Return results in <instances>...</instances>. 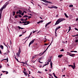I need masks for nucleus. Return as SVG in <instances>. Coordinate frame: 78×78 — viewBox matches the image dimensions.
<instances>
[{"instance_id":"7ed1b4c3","label":"nucleus","mask_w":78,"mask_h":78,"mask_svg":"<svg viewBox=\"0 0 78 78\" xmlns=\"http://www.w3.org/2000/svg\"><path fill=\"white\" fill-rule=\"evenodd\" d=\"M73 64L74 66L70 65H69V67L70 66L71 67H72L73 69H75V63L74 62L73 63Z\"/></svg>"},{"instance_id":"a878e982","label":"nucleus","mask_w":78,"mask_h":78,"mask_svg":"<svg viewBox=\"0 0 78 78\" xmlns=\"http://www.w3.org/2000/svg\"><path fill=\"white\" fill-rule=\"evenodd\" d=\"M42 53H40L39 54L37 55H38V56H39H39H41V55H42Z\"/></svg>"},{"instance_id":"a19ab883","label":"nucleus","mask_w":78,"mask_h":78,"mask_svg":"<svg viewBox=\"0 0 78 78\" xmlns=\"http://www.w3.org/2000/svg\"><path fill=\"white\" fill-rule=\"evenodd\" d=\"M52 3L51 2L48 1L47 3Z\"/></svg>"},{"instance_id":"09e8293b","label":"nucleus","mask_w":78,"mask_h":78,"mask_svg":"<svg viewBox=\"0 0 78 78\" xmlns=\"http://www.w3.org/2000/svg\"><path fill=\"white\" fill-rule=\"evenodd\" d=\"M43 4L44 5H46V6H47V5H48V4H45L44 3H43Z\"/></svg>"},{"instance_id":"a211bd4d","label":"nucleus","mask_w":78,"mask_h":78,"mask_svg":"<svg viewBox=\"0 0 78 78\" xmlns=\"http://www.w3.org/2000/svg\"><path fill=\"white\" fill-rule=\"evenodd\" d=\"M48 61L47 62V64H49V62H50V61H51V60H48Z\"/></svg>"},{"instance_id":"f8f14e48","label":"nucleus","mask_w":78,"mask_h":78,"mask_svg":"<svg viewBox=\"0 0 78 78\" xmlns=\"http://www.w3.org/2000/svg\"><path fill=\"white\" fill-rule=\"evenodd\" d=\"M18 28H19V30H20V29H22V30H23V29H24V28H21L20 26L18 27Z\"/></svg>"},{"instance_id":"cd10ccee","label":"nucleus","mask_w":78,"mask_h":78,"mask_svg":"<svg viewBox=\"0 0 78 78\" xmlns=\"http://www.w3.org/2000/svg\"><path fill=\"white\" fill-rule=\"evenodd\" d=\"M13 16H14L15 15L16 12H13Z\"/></svg>"},{"instance_id":"dca6fc26","label":"nucleus","mask_w":78,"mask_h":78,"mask_svg":"<svg viewBox=\"0 0 78 78\" xmlns=\"http://www.w3.org/2000/svg\"><path fill=\"white\" fill-rule=\"evenodd\" d=\"M23 73H24V75H25L26 76H27V73H26L25 72H24V71H23Z\"/></svg>"},{"instance_id":"72a5a7b5","label":"nucleus","mask_w":78,"mask_h":78,"mask_svg":"<svg viewBox=\"0 0 78 78\" xmlns=\"http://www.w3.org/2000/svg\"><path fill=\"white\" fill-rule=\"evenodd\" d=\"M61 51H64V49H62V50H60Z\"/></svg>"},{"instance_id":"e433bc0d","label":"nucleus","mask_w":78,"mask_h":78,"mask_svg":"<svg viewBox=\"0 0 78 78\" xmlns=\"http://www.w3.org/2000/svg\"><path fill=\"white\" fill-rule=\"evenodd\" d=\"M37 73H41L42 72H41V71H38V72H37Z\"/></svg>"},{"instance_id":"5fc2aeb1","label":"nucleus","mask_w":78,"mask_h":78,"mask_svg":"<svg viewBox=\"0 0 78 78\" xmlns=\"http://www.w3.org/2000/svg\"><path fill=\"white\" fill-rule=\"evenodd\" d=\"M22 36V34H21L19 35V37H21Z\"/></svg>"},{"instance_id":"79ce46f5","label":"nucleus","mask_w":78,"mask_h":78,"mask_svg":"<svg viewBox=\"0 0 78 78\" xmlns=\"http://www.w3.org/2000/svg\"><path fill=\"white\" fill-rule=\"evenodd\" d=\"M7 53H9V50H7Z\"/></svg>"},{"instance_id":"bf43d9fd","label":"nucleus","mask_w":78,"mask_h":78,"mask_svg":"<svg viewBox=\"0 0 78 78\" xmlns=\"http://www.w3.org/2000/svg\"><path fill=\"white\" fill-rule=\"evenodd\" d=\"M19 12L18 11L16 12V14H19Z\"/></svg>"},{"instance_id":"a18cd8bd","label":"nucleus","mask_w":78,"mask_h":78,"mask_svg":"<svg viewBox=\"0 0 78 78\" xmlns=\"http://www.w3.org/2000/svg\"><path fill=\"white\" fill-rule=\"evenodd\" d=\"M27 23V21H24V24H25V23Z\"/></svg>"},{"instance_id":"bb28decb","label":"nucleus","mask_w":78,"mask_h":78,"mask_svg":"<svg viewBox=\"0 0 78 78\" xmlns=\"http://www.w3.org/2000/svg\"><path fill=\"white\" fill-rule=\"evenodd\" d=\"M18 16L19 17H22V16H21V15H20L19 14L18 15Z\"/></svg>"},{"instance_id":"393cba45","label":"nucleus","mask_w":78,"mask_h":78,"mask_svg":"<svg viewBox=\"0 0 78 78\" xmlns=\"http://www.w3.org/2000/svg\"><path fill=\"white\" fill-rule=\"evenodd\" d=\"M73 6L72 5H69V7H73Z\"/></svg>"},{"instance_id":"f704fd0d","label":"nucleus","mask_w":78,"mask_h":78,"mask_svg":"<svg viewBox=\"0 0 78 78\" xmlns=\"http://www.w3.org/2000/svg\"><path fill=\"white\" fill-rule=\"evenodd\" d=\"M18 15H16L15 16V18H17V17H18Z\"/></svg>"},{"instance_id":"c756f323","label":"nucleus","mask_w":78,"mask_h":78,"mask_svg":"<svg viewBox=\"0 0 78 78\" xmlns=\"http://www.w3.org/2000/svg\"><path fill=\"white\" fill-rule=\"evenodd\" d=\"M20 20L21 21H25V20H24L23 19H21Z\"/></svg>"},{"instance_id":"aec40b11","label":"nucleus","mask_w":78,"mask_h":78,"mask_svg":"<svg viewBox=\"0 0 78 78\" xmlns=\"http://www.w3.org/2000/svg\"><path fill=\"white\" fill-rule=\"evenodd\" d=\"M19 14H22V11H21L20 10H19Z\"/></svg>"},{"instance_id":"864d4df0","label":"nucleus","mask_w":78,"mask_h":78,"mask_svg":"<svg viewBox=\"0 0 78 78\" xmlns=\"http://www.w3.org/2000/svg\"><path fill=\"white\" fill-rule=\"evenodd\" d=\"M3 44H4V45H5V46H6V47H8V46H7V45H5V43H3Z\"/></svg>"},{"instance_id":"2f4dec72","label":"nucleus","mask_w":78,"mask_h":78,"mask_svg":"<svg viewBox=\"0 0 78 78\" xmlns=\"http://www.w3.org/2000/svg\"><path fill=\"white\" fill-rule=\"evenodd\" d=\"M23 14H24V12H23L22 13H21V15H22V16H23Z\"/></svg>"},{"instance_id":"2eb2a0df","label":"nucleus","mask_w":78,"mask_h":78,"mask_svg":"<svg viewBox=\"0 0 78 78\" xmlns=\"http://www.w3.org/2000/svg\"><path fill=\"white\" fill-rule=\"evenodd\" d=\"M3 60H5L6 61H7L5 62H8V58H7V59H4Z\"/></svg>"},{"instance_id":"5701e85b","label":"nucleus","mask_w":78,"mask_h":78,"mask_svg":"<svg viewBox=\"0 0 78 78\" xmlns=\"http://www.w3.org/2000/svg\"><path fill=\"white\" fill-rule=\"evenodd\" d=\"M33 33V32H31L30 33V35L29 36V37H28V38H29V37H30V36H31V34H32V33Z\"/></svg>"},{"instance_id":"c85d7f7f","label":"nucleus","mask_w":78,"mask_h":78,"mask_svg":"<svg viewBox=\"0 0 78 78\" xmlns=\"http://www.w3.org/2000/svg\"><path fill=\"white\" fill-rule=\"evenodd\" d=\"M16 61H17L18 62H19L21 63V62H19V59H17V58H16Z\"/></svg>"},{"instance_id":"49530a36","label":"nucleus","mask_w":78,"mask_h":78,"mask_svg":"<svg viewBox=\"0 0 78 78\" xmlns=\"http://www.w3.org/2000/svg\"><path fill=\"white\" fill-rule=\"evenodd\" d=\"M28 19H30V18H31V16H28Z\"/></svg>"},{"instance_id":"4c0bfd02","label":"nucleus","mask_w":78,"mask_h":78,"mask_svg":"<svg viewBox=\"0 0 78 78\" xmlns=\"http://www.w3.org/2000/svg\"><path fill=\"white\" fill-rule=\"evenodd\" d=\"M76 21H78V18L76 19Z\"/></svg>"},{"instance_id":"4d7b16f0","label":"nucleus","mask_w":78,"mask_h":78,"mask_svg":"<svg viewBox=\"0 0 78 78\" xmlns=\"http://www.w3.org/2000/svg\"><path fill=\"white\" fill-rule=\"evenodd\" d=\"M56 31H57V30H55V34H56Z\"/></svg>"},{"instance_id":"13d9d810","label":"nucleus","mask_w":78,"mask_h":78,"mask_svg":"<svg viewBox=\"0 0 78 78\" xmlns=\"http://www.w3.org/2000/svg\"><path fill=\"white\" fill-rule=\"evenodd\" d=\"M8 72L6 71V74H8Z\"/></svg>"},{"instance_id":"4468645a","label":"nucleus","mask_w":78,"mask_h":78,"mask_svg":"<svg viewBox=\"0 0 78 78\" xmlns=\"http://www.w3.org/2000/svg\"><path fill=\"white\" fill-rule=\"evenodd\" d=\"M64 15L66 18H68V17H69V16H67V14L66 13H64Z\"/></svg>"},{"instance_id":"c9c22d12","label":"nucleus","mask_w":78,"mask_h":78,"mask_svg":"<svg viewBox=\"0 0 78 78\" xmlns=\"http://www.w3.org/2000/svg\"><path fill=\"white\" fill-rule=\"evenodd\" d=\"M47 65H48V64H45V65H44L43 67H44V66H47Z\"/></svg>"},{"instance_id":"338daca9","label":"nucleus","mask_w":78,"mask_h":78,"mask_svg":"<svg viewBox=\"0 0 78 78\" xmlns=\"http://www.w3.org/2000/svg\"><path fill=\"white\" fill-rule=\"evenodd\" d=\"M24 12L25 13H27V12L25 11H24Z\"/></svg>"},{"instance_id":"ea45409f","label":"nucleus","mask_w":78,"mask_h":78,"mask_svg":"<svg viewBox=\"0 0 78 78\" xmlns=\"http://www.w3.org/2000/svg\"><path fill=\"white\" fill-rule=\"evenodd\" d=\"M45 51H46V50L44 51V52L41 54V55H43V54H44V53H45Z\"/></svg>"},{"instance_id":"de8ad7c7","label":"nucleus","mask_w":78,"mask_h":78,"mask_svg":"<svg viewBox=\"0 0 78 78\" xmlns=\"http://www.w3.org/2000/svg\"><path fill=\"white\" fill-rule=\"evenodd\" d=\"M36 31H33V33H35V32H36Z\"/></svg>"},{"instance_id":"1a4fd4ad","label":"nucleus","mask_w":78,"mask_h":78,"mask_svg":"<svg viewBox=\"0 0 78 78\" xmlns=\"http://www.w3.org/2000/svg\"><path fill=\"white\" fill-rule=\"evenodd\" d=\"M53 65V63H52V62H50V66H51V69L52 68V65Z\"/></svg>"},{"instance_id":"7c9ffc66","label":"nucleus","mask_w":78,"mask_h":78,"mask_svg":"<svg viewBox=\"0 0 78 78\" xmlns=\"http://www.w3.org/2000/svg\"><path fill=\"white\" fill-rule=\"evenodd\" d=\"M53 74L54 75V76L55 77L56 76V75H55V73H53Z\"/></svg>"},{"instance_id":"6e6552de","label":"nucleus","mask_w":78,"mask_h":78,"mask_svg":"<svg viewBox=\"0 0 78 78\" xmlns=\"http://www.w3.org/2000/svg\"><path fill=\"white\" fill-rule=\"evenodd\" d=\"M53 41V40H52V41L51 42V44H50L48 46V47H47V49H46V51L47 50V49H48V48L49 47H50V45H51V44L52 43V42Z\"/></svg>"},{"instance_id":"774afa93","label":"nucleus","mask_w":78,"mask_h":78,"mask_svg":"<svg viewBox=\"0 0 78 78\" xmlns=\"http://www.w3.org/2000/svg\"><path fill=\"white\" fill-rule=\"evenodd\" d=\"M56 17H58V15H56Z\"/></svg>"},{"instance_id":"603ef678","label":"nucleus","mask_w":78,"mask_h":78,"mask_svg":"<svg viewBox=\"0 0 78 78\" xmlns=\"http://www.w3.org/2000/svg\"><path fill=\"white\" fill-rule=\"evenodd\" d=\"M22 63H23V64H25V62H21Z\"/></svg>"},{"instance_id":"052dcab7","label":"nucleus","mask_w":78,"mask_h":78,"mask_svg":"<svg viewBox=\"0 0 78 78\" xmlns=\"http://www.w3.org/2000/svg\"><path fill=\"white\" fill-rule=\"evenodd\" d=\"M49 75V76H52V75H51V74H48Z\"/></svg>"},{"instance_id":"412c9836","label":"nucleus","mask_w":78,"mask_h":78,"mask_svg":"<svg viewBox=\"0 0 78 78\" xmlns=\"http://www.w3.org/2000/svg\"><path fill=\"white\" fill-rule=\"evenodd\" d=\"M28 16L27 15H25L23 16V17H28Z\"/></svg>"},{"instance_id":"680f3d73","label":"nucleus","mask_w":78,"mask_h":78,"mask_svg":"<svg viewBox=\"0 0 78 78\" xmlns=\"http://www.w3.org/2000/svg\"><path fill=\"white\" fill-rule=\"evenodd\" d=\"M74 52H75V53H77V51H74Z\"/></svg>"},{"instance_id":"0eeeda50","label":"nucleus","mask_w":78,"mask_h":78,"mask_svg":"<svg viewBox=\"0 0 78 78\" xmlns=\"http://www.w3.org/2000/svg\"><path fill=\"white\" fill-rule=\"evenodd\" d=\"M51 23V21L45 25V27H47V26L48 25H49V24H50V23Z\"/></svg>"},{"instance_id":"9b49d317","label":"nucleus","mask_w":78,"mask_h":78,"mask_svg":"<svg viewBox=\"0 0 78 78\" xmlns=\"http://www.w3.org/2000/svg\"><path fill=\"white\" fill-rule=\"evenodd\" d=\"M61 28V27H60V26L58 27L57 28H56L55 30H56V31H57V30H58V29H59V28Z\"/></svg>"},{"instance_id":"c03bdc74","label":"nucleus","mask_w":78,"mask_h":78,"mask_svg":"<svg viewBox=\"0 0 78 78\" xmlns=\"http://www.w3.org/2000/svg\"><path fill=\"white\" fill-rule=\"evenodd\" d=\"M28 20V18H26V19L24 20V21H26Z\"/></svg>"},{"instance_id":"3c124183","label":"nucleus","mask_w":78,"mask_h":78,"mask_svg":"<svg viewBox=\"0 0 78 78\" xmlns=\"http://www.w3.org/2000/svg\"><path fill=\"white\" fill-rule=\"evenodd\" d=\"M2 72H3V73H5V72H6V71H2Z\"/></svg>"},{"instance_id":"6e6d98bb","label":"nucleus","mask_w":78,"mask_h":78,"mask_svg":"<svg viewBox=\"0 0 78 78\" xmlns=\"http://www.w3.org/2000/svg\"><path fill=\"white\" fill-rule=\"evenodd\" d=\"M0 54H2V51L0 50Z\"/></svg>"},{"instance_id":"e2e57ef3","label":"nucleus","mask_w":78,"mask_h":78,"mask_svg":"<svg viewBox=\"0 0 78 78\" xmlns=\"http://www.w3.org/2000/svg\"><path fill=\"white\" fill-rule=\"evenodd\" d=\"M44 45H48V44H44Z\"/></svg>"},{"instance_id":"b1692460","label":"nucleus","mask_w":78,"mask_h":78,"mask_svg":"<svg viewBox=\"0 0 78 78\" xmlns=\"http://www.w3.org/2000/svg\"><path fill=\"white\" fill-rule=\"evenodd\" d=\"M69 31H70V30H71V27H69Z\"/></svg>"},{"instance_id":"ddd939ff","label":"nucleus","mask_w":78,"mask_h":78,"mask_svg":"<svg viewBox=\"0 0 78 78\" xmlns=\"http://www.w3.org/2000/svg\"><path fill=\"white\" fill-rule=\"evenodd\" d=\"M42 22H43V21L41 20L39 22H38L37 23H38V24H39V23H42Z\"/></svg>"},{"instance_id":"473e14b6","label":"nucleus","mask_w":78,"mask_h":78,"mask_svg":"<svg viewBox=\"0 0 78 78\" xmlns=\"http://www.w3.org/2000/svg\"><path fill=\"white\" fill-rule=\"evenodd\" d=\"M29 23H27V24H23V25H28V24H29Z\"/></svg>"},{"instance_id":"f3484780","label":"nucleus","mask_w":78,"mask_h":78,"mask_svg":"<svg viewBox=\"0 0 78 78\" xmlns=\"http://www.w3.org/2000/svg\"><path fill=\"white\" fill-rule=\"evenodd\" d=\"M71 54V55H71V56H72V57H75V55H75V54Z\"/></svg>"},{"instance_id":"20e7f679","label":"nucleus","mask_w":78,"mask_h":78,"mask_svg":"<svg viewBox=\"0 0 78 78\" xmlns=\"http://www.w3.org/2000/svg\"><path fill=\"white\" fill-rule=\"evenodd\" d=\"M34 41H35V39H33V40H32V41L29 44V47H30V45H31V44H32L33 43V42H34Z\"/></svg>"},{"instance_id":"8fccbe9b","label":"nucleus","mask_w":78,"mask_h":78,"mask_svg":"<svg viewBox=\"0 0 78 78\" xmlns=\"http://www.w3.org/2000/svg\"><path fill=\"white\" fill-rule=\"evenodd\" d=\"M75 42H78V40H76L75 41Z\"/></svg>"},{"instance_id":"6ab92c4d","label":"nucleus","mask_w":78,"mask_h":78,"mask_svg":"<svg viewBox=\"0 0 78 78\" xmlns=\"http://www.w3.org/2000/svg\"><path fill=\"white\" fill-rule=\"evenodd\" d=\"M0 47L1 48V49L2 50L3 49V46H2V45H0Z\"/></svg>"},{"instance_id":"37998d69","label":"nucleus","mask_w":78,"mask_h":78,"mask_svg":"<svg viewBox=\"0 0 78 78\" xmlns=\"http://www.w3.org/2000/svg\"><path fill=\"white\" fill-rule=\"evenodd\" d=\"M75 29L76 30H77V31H78V29H77V28H75Z\"/></svg>"},{"instance_id":"f257e3e1","label":"nucleus","mask_w":78,"mask_h":78,"mask_svg":"<svg viewBox=\"0 0 78 78\" xmlns=\"http://www.w3.org/2000/svg\"><path fill=\"white\" fill-rule=\"evenodd\" d=\"M66 19L64 18H59L58 19L57 21H56V23L55 24V25H58V24H59V23H61V22L63 21V20H64Z\"/></svg>"},{"instance_id":"423d86ee","label":"nucleus","mask_w":78,"mask_h":78,"mask_svg":"<svg viewBox=\"0 0 78 78\" xmlns=\"http://www.w3.org/2000/svg\"><path fill=\"white\" fill-rule=\"evenodd\" d=\"M39 56V55H35L32 57V59H33L34 58H37Z\"/></svg>"},{"instance_id":"69168bd1","label":"nucleus","mask_w":78,"mask_h":78,"mask_svg":"<svg viewBox=\"0 0 78 78\" xmlns=\"http://www.w3.org/2000/svg\"><path fill=\"white\" fill-rule=\"evenodd\" d=\"M10 42L11 44L12 43H11V40L10 41Z\"/></svg>"},{"instance_id":"58836bf2","label":"nucleus","mask_w":78,"mask_h":78,"mask_svg":"<svg viewBox=\"0 0 78 78\" xmlns=\"http://www.w3.org/2000/svg\"><path fill=\"white\" fill-rule=\"evenodd\" d=\"M45 51H46V50L44 51V52L41 54V55H43V54H44V53H45Z\"/></svg>"},{"instance_id":"0e129e2a","label":"nucleus","mask_w":78,"mask_h":78,"mask_svg":"<svg viewBox=\"0 0 78 78\" xmlns=\"http://www.w3.org/2000/svg\"><path fill=\"white\" fill-rule=\"evenodd\" d=\"M22 23H24L25 24V21H23Z\"/></svg>"},{"instance_id":"f03ea898","label":"nucleus","mask_w":78,"mask_h":78,"mask_svg":"<svg viewBox=\"0 0 78 78\" xmlns=\"http://www.w3.org/2000/svg\"><path fill=\"white\" fill-rule=\"evenodd\" d=\"M21 52V49L20 48H19V50L18 51V52H17L16 53V55L17 58H19L20 57V53Z\"/></svg>"},{"instance_id":"4be33fe9","label":"nucleus","mask_w":78,"mask_h":78,"mask_svg":"<svg viewBox=\"0 0 78 78\" xmlns=\"http://www.w3.org/2000/svg\"><path fill=\"white\" fill-rule=\"evenodd\" d=\"M43 2H45V3H48V1H46V0H44Z\"/></svg>"},{"instance_id":"9d476101","label":"nucleus","mask_w":78,"mask_h":78,"mask_svg":"<svg viewBox=\"0 0 78 78\" xmlns=\"http://www.w3.org/2000/svg\"><path fill=\"white\" fill-rule=\"evenodd\" d=\"M62 55H59L58 56V58H61V57L63 56Z\"/></svg>"},{"instance_id":"39448f33","label":"nucleus","mask_w":78,"mask_h":78,"mask_svg":"<svg viewBox=\"0 0 78 78\" xmlns=\"http://www.w3.org/2000/svg\"><path fill=\"white\" fill-rule=\"evenodd\" d=\"M51 8H55V9H57L58 8V7H56V6H52L51 7Z\"/></svg>"}]
</instances>
